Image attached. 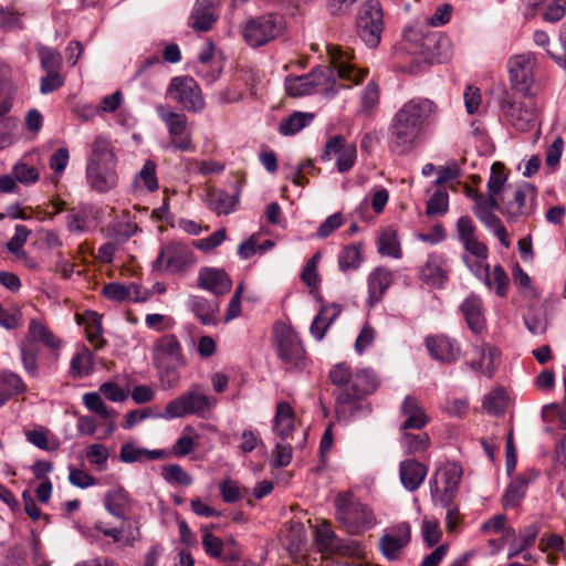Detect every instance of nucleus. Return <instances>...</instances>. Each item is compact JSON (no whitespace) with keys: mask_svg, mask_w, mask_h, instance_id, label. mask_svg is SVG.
I'll return each instance as SVG.
<instances>
[{"mask_svg":"<svg viewBox=\"0 0 566 566\" xmlns=\"http://www.w3.org/2000/svg\"><path fill=\"white\" fill-rule=\"evenodd\" d=\"M285 28L283 15L264 13L249 18L242 29L244 42L253 49L264 46L280 36Z\"/></svg>","mask_w":566,"mask_h":566,"instance_id":"nucleus-6","label":"nucleus"},{"mask_svg":"<svg viewBox=\"0 0 566 566\" xmlns=\"http://www.w3.org/2000/svg\"><path fill=\"white\" fill-rule=\"evenodd\" d=\"M526 328L534 335L544 334L547 328L545 313L541 310L530 308L524 315Z\"/></svg>","mask_w":566,"mask_h":566,"instance_id":"nucleus-55","label":"nucleus"},{"mask_svg":"<svg viewBox=\"0 0 566 566\" xmlns=\"http://www.w3.org/2000/svg\"><path fill=\"white\" fill-rule=\"evenodd\" d=\"M181 367L182 366H177L175 364H164V366H156L159 371V379L164 389H170L178 385V369Z\"/></svg>","mask_w":566,"mask_h":566,"instance_id":"nucleus-58","label":"nucleus"},{"mask_svg":"<svg viewBox=\"0 0 566 566\" xmlns=\"http://www.w3.org/2000/svg\"><path fill=\"white\" fill-rule=\"evenodd\" d=\"M192 261L191 250L181 243L170 242L160 249L154 261V269H165L170 273L184 271Z\"/></svg>","mask_w":566,"mask_h":566,"instance_id":"nucleus-13","label":"nucleus"},{"mask_svg":"<svg viewBox=\"0 0 566 566\" xmlns=\"http://www.w3.org/2000/svg\"><path fill=\"white\" fill-rule=\"evenodd\" d=\"M447 260L443 254L431 253L420 269V279L433 287H442L448 280Z\"/></svg>","mask_w":566,"mask_h":566,"instance_id":"nucleus-20","label":"nucleus"},{"mask_svg":"<svg viewBox=\"0 0 566 566\" xmlns=\"http://www.w3.org/2000/svg\"><path fill=\"white\" fill-rule=\"evenodd\" d=\"M535 66L536 56L532 52L514 55L507 62L511 86L525 97L533 95Z\"/></svg>","mask_w":566,"mask_h":566,"instance_id":"nucleus-11","label":"nucleus"},{"mask_svg":"<svg viewBox=\"0 0 566 566\" xmlns=\"http://www.w3.org/2000/svg\"><path fill=\"white\" fill-rule=\"evenodd\" d=\"M339 314L340 307L336 304L322 306L319 313L314 317L311 324L310 331L312 336L316 340H322Z\"/></svg>","mask_w":566,"mask_h":566,"instance_id":"nucleus-27","label":"nucleus"},{"mask_svg":"<svg viewBox=\"0 0 566 566\" xmlns=\"http://www.w3.org/2000/svg\"><path fill=\"white\" fill-rule=\"evenodd\" d=\"M378 252L381 255L400 259L401 249L397 239V234L392 230L384 231L378 238Z\"/></svg>","mask_w":566,"mask_h":566,"instance_id":"nucleus-42","label":"nucleus"},{"mask_svg":"<svg viewBox=\"0 0 566 566\" xmlns=\"http://www.w3.org/2000/svg\"><path fill=\"white\" fill-rule=\"evenodd\" d=\"M103 295L115 302H124L132 297L130 289L122 283L111 282L103 286Z\"/></svg>","mask_w":566,"mask_h":566,"instance_id":"nucleus-57","label":"nucleus"},{"mask_svg":"<svg viewBox=\"0 0 566 566\" xmlns=\"http://www.w3.org/2000/svg\"><path fill=\"white\" fill-rule=\"evenodd\" d=\"M392 283V273L385 268H377L368 277L369 303H378Z\"/></svg>","mask_w":566,"mask_h":566,"instance_id":"nucleus-26","label":"nucleus"},{"mask_svg":"<svg viewBox=\"0 0 566 566\" xmlns=\"http://www.w3.org/2000/svg\"><path fill=\"white\" fill-rule=\"evenodd\" d=\"M335 517L352 535L361 534L375 525V515L365 504L355 501L350 492H340L334 500Z\"/></svg>","mask_w":566,"mask_h":566,"instance_id":"nucleus-5","label":"nucleus"},{"mask_svg":"<svg viewBox=\"0 0 566 566\" xmlns=\"http://www.w3.org/2000/svg\"><path fill=\"white\" fill-rule=\"evenodd\" d=\"M449 210V195L446 189L438 188L427 201L426 214L428 217L444 216Z\"/></svg>","mask_w":566,"mask_h":566,"instance_id":"nucleus-44","label":"nucleus"},{"mask_svg":"<svg viewBox=\"0 0 566 566\" xmlns=\"http://www.w3.org/2000/svg\"><path fill=\"white\" fill-rule=\"evenodd\" d=\"M198 438L199 436L195 429L191 426H186L181 437L172 446V453L179 458L190 454L196 449V440Z\"/></svg>","mask_w":566,"mask_h":566,"instance_id":"nucleus-39","label":"nucleus"},{"mask_svg":"<svg viewBox=\"0 0 566 566\" xmlns=\"http://www.w3.org/2000/svg\"><path fill=\"white\" fill-rule=\"evenodd\" d=\"M41 67L45 73H54L60 72L61 63H62V56L61 54L46 46H41L38 50Z\"/></svg>","mask_w":566,"mask_h":566,"instance_id":"nucleus-51","label":"nucleus"},{"mask_svg":"<svg viewBox=\"0 0 566 566\" xmlns=\"http://www.w3.org/2000/svg\"><path fill=\"white\" fill-rule=\"evenodd\" d=\"M29 336L35 344L40 342L51 350H56L61 346V340L45 325L36 319L30 322Z\"/></svg>","mask_w":566,"mask_h":566,"instance_id":"nucleus-35","label":"nucleus"},{"mask_svg":"<svg viewBox=\"0 0 566 566\" xmlns=\"http://www.w3.org/2000/svg\"><path fill=\"white\" fill-rule=\"evenodd\" d=\"M165 450H148L138 448L133 442H125L120 447L119 459L124 463L143 462L145 460H159L165 458Z\"/></svg>","mask_w":566,"mask_h":566,"instance_id":"nucleus-31","label":"nucleus"},{"mask_svg":"<svg viewBox=\"0 0 566 566\" xmlns=\"http://www.w3.org/2000/svg\"><path fill=\"white\" fill-rule=\"evenodd\" d=\"M218 21L216 11L193 4L189 15V25L197 32L210 31Z\"/></svg>","mask_w":566,"mask_h":566,"instance_id":"nucleus-32","label":"nucleus"},{"mask_svg":"<svg viewBox=\"0 0 566 566\" xmlns=\"http://www.w3.org/2000/svg\"><path fill=\"white\" fill-rule=\"evenodd\" d=\"M92 323H90L86 327V337L87 340L94 345L95 349L99 350L105 346L106 342L102 337L103 328L99 317L96 313H92Z\"/></svg>","mask_w":566,"mask_h":566,"instance_id":"nucleus-60","label":"nucleus"},{"mask_svg":"<svg viewBox=\"0 0 566 566\" xmlns=\"http://www.w3.org/2000/svg\"><path fill=\"white\" fill-rule=\"evenodd\" d=\"M536 198V189L533 185L524 182L518 186L513 193L512 200L502 198L505 214L510 220H515L520 217H528L534 211V202Z\"/></svg>","mask_w":566,"mask_h":566,"instance_id":"nucleus-15","label":"nucleus"},{"mask_svg":"<svg viewBox=\"0 0 566 566\" xmlns=\"http://www.w3.org/2000/svg\"><path fill=\"white\" fill-rule=\"evenodd\" d=\"M14 178L24 185L34 184L39 179V171L35 167L25 163H18L12 171Z\"/></svg>","mask_w":566,"mask_h":566,"instance_id":"nucleus-63","label":"nucleus"},{"mask_svg":"<svg viewBox=\"0 0 566 566\" xmlns=\"http://www.w3.org/2000/svg\"><path fill=\"white\" fill-rule=\"evenodd\" d=\"M410 539V525L407 522H401L385 532L378 546L388 560L395 562L400 558L401 551L409 544Z\"/></svg>","mask_w":566,"mask_h":566,"instance_id":"nucleus-14","label":"nucleus"},{"mask_svg":"<svg viewBox=\"0 0 566 566\" xmlns=\"http://www.w3.org/2000/svg\"><path fill=\"white\" fill-rule=\"evenodd\" d=\"M109 457L108 449L101 443H93L86 449V458L90 463L103 468Z\"/></svg>","mask_w":566,"mask_h":566,"instance_id":"nucleus-64","label":"nucleus"},{"mask_svg":"<svg viewBox=\"0 0 566 566\" xmlns=\"http://www.w3.org/2000/svg\"><path fill=\"white\" fill-rule=\"evenodd\" d=\"M21 352V360L25 371L31 376L38 375V355H39V346L32 340L22 342L20 346Z\"/></svg>","mask_w":566,"mask_h":566,"instance_id":"nucleus-45","label":"nucleus"},{"mask_svg":"<svg viewBox=\"0 0 566 566\" xmlns=\"http://www.w3.org/2000/svg\"><path fill=\"white\" fill-rule=\"evenodd\" d=\"M429 488H430V494H431L432 501L436 504H440L442 507H450L457 493H458L457 489H453L450 486H444L443 492L441 494H439L440 488H439L438 480L436 476L430 479Z\"/></svg>","mask_w":566,"mask_h":566,"instance_id":"nucleus-50","label":"nucleus"},{"mask_svg":"<svg viewBox=\"0 0 566 566\" xmlns=\"http://www.w3.org/2000/svg\"><path fill=\"white\" fill-rule=\"evenodd\" d=\"M93 354L87 347L77 352L71 360L70 371L74 378H82L93 371Z\"/></svg>","mask_w":566,"mask_h":566,"instance_id":"nucleus-38","label":"nucleus"},{"mask_svg":"<svg viewBox=\"0 0 566 566\" xmlns=\"http://www.w3.org/2000/svg\"><path fill=\"white\" fill-rule=\"evenodd\" d=\"M328 54L331 66H317L300 76L289 75L284 82L286 93L293 97L311 94L316 86L327 84L335 74L338 78L354 84L360 83L367 76V69H357L350 62L352 52L331 46Z\"/></svg>","mask_w":566,"mask_h":566,"instance_id":"nucleus-3","label":"nucleus"},{"mask_svg":"<svg viewBox=\"0 0 566 566\" xmlns=\"http://www.w3.org/2000/svg\"><path fill=\"white\" fill-rule=\"evenodd\" d=\"M541 525L537 522L527 524L518 530L516 538H514L513 542H516L523 551H526L534 546Z\"/></svg>","mask_w":566,"mask_h":566,"instance_id":"nucleus-53","label":"nucleus"},{"mask_svg":"<svg viewBox=\"0 0 566 566\" xmlns=\"http://www.w3.org/2000/svg\"><path fill=\"white\" fill-rule=\"evenodd\" d=\"M401 412L406 420L400 427L401 431L408 429L420 430L428 423V417L423 409L418 405V401L412 396H407L401 405Z\"/></svg>","mask_w":566,"mask_h":566,"instance_id":"nucleus-25","label":"nucleus"},{"mask_svg":"<svg viewBox=\"0 0 566 566\" xmlns=\"http://www.w3.org/2000/svg\"><path fill=\"white\" fill-rule=\"evenodd\" d=\"M163 478L170 484L188 486L192 483L191 475L179 464H168L163 468Z\"/></svg>","mask_w":566,"mask_h":566,"instance_id":"nucleus-52","label":"nucleus"},{"mask_svg":"<svg viewBox=\"0 0 566 566\" xmlns=\"http://www.w3.org/2000/svg\"><path fill=\"white\" fill-rule=\"evenodd\" d=\"M25 14V9L18 8L14 4L2 8V30H22L24 23L22 18Z\"/></svg>","mask_w":566,"mask_h":566,"instance_id":"nucleus-47","label":"nucleus"},{"mask_svg":"<svg viewBox=\"0 0 566 566\" xmlns=\"http://www.w3.org/2000/svg\"><path fill=\"white\" fill-rule=\"evenodd\" d=\"M27 385L21 377L10 370H2V402L15 395L23 394Z\"/></svg>","mask_w":566,"mask_h":566,"instance_id":"nucleus-40","label":"nucleus"},{"mask_svg":"<svg viewBox=\"0 0 566 566\" xmlns=\"http://www.w3.org/2000/svg\"><path fill=\"white\" fill-rule=\"evenodd\" d=\"M84 406L92 412L103 419H112L116 416L115 410L107 408L97 392H86L83 395Z\"/></svg>","mask_w":566,"mask_h":566,"instance_id":"nucleus-48","label":"nucleus"},{"mask_svg":"<svg viewBox=\"0 0 566 566\" xmlns=\"http://www.w3.org/2000/svg\"><path fill=\"white\" fill-rule=\"evenodd\" d=\"M484 410L492 416H500L505 412L506 395L501 388L495 389L488 394L483 400Z\"/></svg>","mask_w":566,"mask_h":566,"instance_id":"nucleus-46","label":"nucleus"},{"mask_svg":"<svg viewBox=\"0 0 566 566\" xmlns=\"http://www.w3.org/2000/svg\"><path fill=\"white\" fill-rule=\"evenodd\" d=\"M314 115L312 113L294 112L283 119L279 126V132L283 136H292L311 124Z\"/></svg>","mask_w":566,"mask_h":566,"instance_id":"nucleus-36","label":"nucleus"},{"mask_svg":"<svg viewBox=\"0 0 566 566\" xmlns=\"http://www.w3.org/2000/svg\"><path fill=\"white\" fill-rule=\"evenodd\" d=\"M208 208L218 214H229L239 202V195L231 196L221 189H210L207 193Z\"/></svg>","mask_w":566,"mask_h":566,"instance_id":"nucleus-30","label":"nucleus"},{"mask_svg":"<svg viewBox=\"0 0 566 566\" xmlns=\"http://www.w3.org/2000/svg\"><path fill=\"white\" fill-rule=\"evenodd\" d=\"M88 163H96L106 166H116V157L111 142L97 136L92 145V156Z\"/></svg>","mask_w":566,"mask_h":566,"instance_id":"nucleus-34","label":"nucleus"},{"mask_svg":"<svg viewBox=\"0 0 566 566\" xmlns=\"http://www.w3.org/2000/svg\"><path fill=\"white\" fill-rule=\"evenodd\" d=\"M136 180L143 181L145 187L151 192L157 190L158 180L156 176V164L153 160H146L142 170L137 175Z\"/></svg>","mask_w":566,"mask_h":566,"instance_id":"nucleus-62","label":"nucleus"},{"mask_svg":"<svg viewBox=\"0 0 566 566\" xmlns=\"http://www.w3.org/2000/svg\"><path fill=\"white\" fill-rule=\"evenodd\" d=\"M427 473L428 468L415 459H407L400 462V482L409 492H415L421 486Z\"/></svg>","mask_w":566,"mask_h":566,"instance_id":"nucleus-21","label":"nucleus"},{"mask_svg":"<svg viewBox=\"0 0 566 566\" xmlns=\"http://www.w3.org/2000/svg\"><path fill=\"white\" fill-rule=\"evenodd\" d=\"M474 350L479 355V359H472L467 365L475 373L491 378L499 364L500 350L489 344L475 346Z\"/></svg>","mask_w":566,"mask_h":566,"instance_id":"nucleus-22","label":"nucleus"},{"mask_svg":"<svg viewBox=\"0 0 566 566\" xmlns=\"http://www.w3.org/2000/svg\"><path fill=\"white\" fill-rule=\"evenodd\" d=\"M460 310L471 332L474 334L482 333V331L485 328L482 300L475 294H470L462 302Z\"/></svg>","mask_w":566,"mask_h":566,"instance_id":"nucleus-24","label":"nucleus"},{"mask_svg":"<svg viewBox=\"0 0 566 566\" xmlns=\"http://www.w3.org/2000/svg\"><path fill=\"white\" fill-rule=\"evenodd\" d=\"M190 308L202 324L210 325L214 323L216 308L207 298L193 296L190 300Z\"/></svg>","mask_w":566,"mask_h":566,"instance_id":"nucleus-41","label":"nucleus"},{"mask_svg":"<svg viewBox=\"0 0 566 566\" xmlns=\"http://www.w3.org/2000/svg\"><path fill=\"white\" fill-rule=\"evenodd\" d=\"M335 386L332 396L335 399L334 411L338 422L345 424L371 413L367 397L378 388V380L371 369H360L355 374L345 363L335 365L328 375Z\"/></svg>","mask_w":566,"mask_h":566,"instance_id":"nucleus-1","label":"nucleus"},{"mask_svg":"<svg viewBox=\"0 0 566 566\" xmlns=\"http://www.w3.org/2000/svg\"><path fill=\"white\" fill-rule=\"evenodd\" d=\"M424 343L431 357L436 360L450 364L460 357V345L447 335L427 336Z\"/></svg>","mask_w":566,"mask_h":566,"instance_id":"nucleus-17","label":"nucleus"},{"mask_svg":"<svg viewBox=\"0 0 566 566\" xmlns=\"http://www.w3.org/2000/svg\"><path fill=\"white\" fill-rule=\"evenodd\" d=\"M316 544L319 552L329 555L346 556L352 554L350 545L338 538L328 523H323L316 530Z\"/></svg>","mask_w":566,"mask_h":566,"instance_id":"nucleus-18","label":"nucleus"},{"mask_svg":"<svg viewBox=\"0 0 566 566\" xmlns=\"http://www.w3.org/2000/svg\"><path fill=\"white\" fill-rule=\"evenodd\" d=\"M199 285L216 295H222L230 291L232 281L228 273L221 269L205 268L199 272Z\"/></svg>","mask_w":566,"mask_h":566,"instance_id":"nucleus-23","label":"nucleus"},{"mask_svg":"<svg viewBox=\"0 0 566 566\" xmlns=\"http://www.w3.org/2000/svg\"><path fill=\"white\" fill-rule=\"evenodd\" d=\"M437 104L424 97L406 102L394 115L388 128V146L396 155H406L419 135L433 122Z\"/></svg>","mask_w":566,"mask_h":566,"instance_id":"nucleus-2","label":"nucleus"},{"mask_svg":"<svg viewBox=\"0 0 566 566\" xmlns=\"http://www.w3.org/2000/svg\"><path fill=\"white\" fill-rule=\"evenodd\" d=\"M156 113L165 123L171 146L180 151H193L192 135L188 128L187 116L184 113H176L167 105H157Z\"/></svg>","mask_w":566,"mask_h":566,"instance_id":"nucleus-9","label":"nucleus"},{"mask_svg":"<svg viewBox=\"0 0 566 566\" xmlns=\"http://www.w3.org/2000/svg\"><path fill=\"white\" fill-rule=\"evenodd\" d=\"M138 230V227L130 221H115L108 227L111 237L117 240L126 241Z\"/></svg>","mask_w":566,"mask_h":566,"instance_id":"nucleus-59","label":"nucleus"},{"mask_svg":"<svg viewBox=\"0 0 566 566\" xmlns=\"http://www.w3.org/2000/svg\"><path fill=\"white\" fill-rule=\"evenodd\" d=\"M490 277L492 283L490 289L494 287L496 295L504 297L507 293L510 283L509 276L504 269L500 264L495 265L492 273H490Z\"/></svg>","mask_w":566,"mask_h":566,"instance_id":"nucleus-61","label":"nucleus"},{"mask_svg":"<svg viewBox=\"0 0 566 566\" xmlns=\"http://www.w3.org/2000/svg\"><path fill=\"white\" fill-rule=\"evenodd\" d=\"M154 363L155 366H164V364L186 365L182 347L176 335L166 334L155 342Z\"/></svg>","mask_w":566,"mask_h":566,"instance_id":"nucleus-16","label":"nucleus"},{"mask_svg":"<svg viewBox=\"0 0 566 566\" xmlns=\"http://www.w3.org/2000/svg\"><path fill=\"white\" fill-rule=\"evenodd\" d=\"M199 388L200 387L196 385L179 397L170 400L166 405L165 410L157 417L165 420H172L193 415L200 419H210L218 400L212 396L200 392Z\"/></svg>","mask_w":566,"mask_h":566,"instance_id":"nucleus-4","label":"nucleus"},{"mask_svg":"<svg viewBox=\"0 0 566 566\" xmlns=\"http://www.w3.org/2000/svg\"><path fill=\"white\" fill-rule=\"evenodd\" d=\"M166 95L187 112L199 113L206 105L201 88L191 76L172 77Z\"/></svg>","mask_w":566,"mask_h":566,"instance_id":"nucleus-10","label":"nucleus"},{"mask_svg":"<svg viewBox=\"0 0 566 566\" xmlns=\"http://www.w3.org/2000/svg\"><path fill=\"white\" fill-rule=\"evenodd\" d=\"M14 230L15 233L7 243V249L9 252L14 254L17 259H22L25 258L23 245L27 242L28 237L31 233V230L23 224H17Z\"/></svg>","mask_w":566,"mask_h":566,"instance_id":"nucleus-49","label":"nucleus"},{"mask_svg":"<svg viewBox=\"0 0 566 566\" xmlns=\"http://www.w3.org/2000/svg\"><path fill=\"white\" fill-rule=\"evenodd\" d=\"M86 177L92 189L98 192H107L117 185L115 166L87 163Z\"/></svg>","mask_w":566,"mask_h":566,"instance_id":"nucleus-19","label":"nucleus"},{"mask_svg":"<svg viewBox=\"0 0 566 566\" xmlns=\"http://www.w3.org/2000/svg\"><path fill=\"white\" fill-rule=\"evenodd\" d=\"M361 243H350L338 254V266L342 272L357 270L361 263Z\"/></svg>","mask_w":566,"mask_h":566,"instance_id":"nucleus-37","label":"nucleus"},{"mask_svg":"<svg viewBox=\"0 0 566 566\" xmlns=\"http://www.w3.org/2000/svg\"><path fill=\"white\" fill-rule=\"evenodd\" d=\"M402 443L408 454H417L423 452L429 447L430 438L424 432L417 434L403 432Z\"/></svg>","mask_w":566,"mask_h":566,"instance_id":"nucleus-54","label":"nucleus"},{"mask_svg":"<svg viewBox=\"0 0 566 566\" xmlns=\"http://www.w3.org/2000/svg\"><path fill=\"white\" fill-rule=\"evenodd\" d=\"M501 109L506 120L516 130L527 132L535 127L538 108L532 98L516 103L510 97H505L501 102Z\"/></svg>","mask_w":566,"mask_h":566,"instance_id":"nucleus-12","label":"nucleus"},{"mask_svg":"<svg viewBox=\"0 0 566 566\" xmlns=\"http://www.w3.org/2000/svg\"><path fill=\"white\" fill-rule=\"evenodd\" d=\"M357 33L370 49L379 45L384 31V13L378 0L365 1L358 10L356 20Z\"/></svg>","mask_w":566,"mask_h":566,"instance_id":"nucleus-7","label":"nucleus"},{"mask_svg":"<svg viewBox=\"0 0 566 566\" xmlns=\"http://www.w3.org/2000/svg\"><path fill=\"white\" fill-rule=\"evenodd\" d=\"M104 503L108 513L118 518H125L126 514L132 510V499L123 488L108 491Z\"/></svg>","mask_w":566,"mask_h":566,"instance_id":"nucleus-29","label":"nucleus"},{"mask_svg":"<svg viewBox=\"0 0 566 566\" xmlns=\"http://www.w3.org/2000/svg\"><path fill=\"white\" fill-rule=\"evenodd\" d=\"M294 430V411L290 403L281 401L276 406V412L273 420V431L282 441L291 437Z\"/></svg>","mask_w":566,"mask_h":566,"instance_id":"nucleus-28","label":"nucleus"},{"mask_svg":"<svg viewBox=\"0 0 566 566\" xmlns=\"http://www.w3.org/2000/svg\"><path fill=\"white\" fill-rule=\"evenodd\" d=\"M507 176L505 174V166L501 161H495L491 166V174L488 180V190L492 193H500Z\"/></svg>","mask_w":566,"mask_h":566,"instance_id":"nucleus-56","label":"nucleus"},{"mask_svg":"<svg viewBox=\"0 0 566 566\" xmlns=\"http://www.w3.org/2000/svg\"><path fill=\"white\" fill-rule=\"evenodd\" d=\"M527 488V481L524 478L514 479L505 490L503 495L504 506L515 507L520 504L522 499L525 496Z\"/></svg>","mask_w":566,"mask_h":566,"instance_id":"nucleus-43","label":"nucleus"},{"mask_svg":"<svg viewBox=\"0 0 566 566\" xmlns=\"http://www.w3.org/2000/svg\"><path fill=\"white\" fill-rule=\"evenodd\" d=\"M380 99V88L377 82L369 81L360 93L359 115L371 117L378 108Z\"/></svg>","mask_w":566,"mask_h":566,"instance_id":"nucleus-33","label":"nucleus"},{"mask_svg":"<svg viewBox=\"0 0 566 566\" xmlns=\"http://www.w3.org/2000/svg\"><path fill=\"white\" fill-rule=\"evenodd\" d=\"M274 336L277 355L287 369H301L305 365V350L296 332L285 324H276Z\"/></svg>","mask_w":566,"mask_h":566,"instance_id":"nucleus-8","label":"nucleus"}]
</instances>
